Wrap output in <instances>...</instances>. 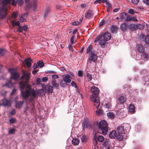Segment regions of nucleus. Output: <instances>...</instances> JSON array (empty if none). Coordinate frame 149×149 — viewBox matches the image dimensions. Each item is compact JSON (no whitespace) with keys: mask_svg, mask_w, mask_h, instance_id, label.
Segmentation results:
<instances>
[{"mask_svg":"<svg viewBox=\"0 0 149 149\" xmlns=\"http://www.w3.org/2000/svg\"><path fill=\"white\" fill-rule=\"evenodd\" d=\"M27 81H22L19 82V87L21 92V96L22 98L25 100L29 96H32L35 97H36V91L31 88V85H27Z\"/></svg>","mask_w":149,"mask_h":149,"instance_id":"nucleus-1","label":"nucleus"},{"mask_svg":"<svg viewBox=\"0 0 149 149\" xmlns=\"http://www.w3.org/2000/svg\"><path fill=\"white\" fill-rule=\"evenodd\" d=\"M90 91L92 93L90 97V100L94 102V105L97 108L99 107L100 104L98 97L99 90L98 88L93 86L91 87Z\"/></svg>","mask_w":149,"mask_h":149,"instance_id":"nucleus-2","label":"nucleus"},{"mask_svg":"<svg viewBox=\"0 0 149 149\" xmlns=\"http://www.w3.org/2000/svg\"><path fill=\"white\" fill-rule=\"evenodd\" d=\"M11 1L12 0H3L2 1L1 4L2 6L0 9V15L2 18H5L7 15V6Z\"/></svg>","mask_w":149,"mask_h":149,"instance_id":"nucleus-3","label":"nucleus"},{"mask_svg":"<svg viewBox=\"0 0 149 149\" xmlns=\"http://www.w3.org/2000/svg\"><path fill=\"white\" fill-rule=\"evenodd\" d=\"M108 125L107 122L105 120L100 121L98 125V132L101 131L103 134H106L108 131Z\"/></svg>","mask_w":149,"mask_h":149,"instance_id":"nucleus-4","label":"nucleus"},{"mask_svg":"<svg viewBox=\"0 0 149 149\" xmlns=\"http://www.w3.org/2000/svg\"><path fill=\"white\" fill-rule=\"evenodd\" d=\"M99 41V44L100 47L103 48H104L106 46V43H107V40L103 39V35H100L96 38L94 42L97 43Z\"/></svg>","mask_w":149,"mask_h":149,"instance_id":"nucleus-5","label":"nucleus"},{"mask_svg":"<svg viewBox=\"0 0 149 149\" xmlns=\"http://www.w3.org/2000/svg\"><path fill=\"white\" fill-rule=\"evenodd\" d=\"M9 71L11 73V79L15 80H17L19 79V74L14 69H9Z\"/></svg>","mask_w":149,"mask_h":149,"instance_id":"nucleus-6","label":"nucleus"},{"mask_svg":"<svg viewBox=\"0 0 149 149\" xmlns=\"http://www.w3.org/2000/svg\"><path fill=\"white\" fill-rule=\"evenodd\" d=\"M93 15V12L92 10H88L85 14V17L87 19L91 18Z\"/></svg>","mask_w":149,"mask_h":149,"instance_id":"nucleus-7","label":"nucleus"},{"mask_svg":"<svg viewBox=\"0 0 149 149\" xmlns=\"http://www.w3.org/2000/svg\"><path fill=\"white\" fill-rule=\"evenodd\" d=\"M128 25L126 23L123 22L120 25V28L122 31L125 32L128 29Z\"/></svg>","mask_w":149,"mask_h":149,"instance_id":"nucleus-8","label":"nucleus"},{"mask_svg":"<svg viewBox=\"0 0 149 149\" xmlns=\"http://www.w3.org/2000/svg\"><path fill=\"white\" fill-rule=\"evenodd\" d=\"M89 57L88 58L93 60V62L97 61L98 57L97 55L92 52L89 54Z\"/></svg>","mask_w":149,"mask_h":149,"instance_id":"nucleus-9","label":"nucleus"},{"mask_svg":"<svg viewBox=\"0 0 149 149\" xmlns=\"http://www.w3.org/2000/svg\"><path fill=\"white\" fill-rule=\"evenodd\" d=\"M30 74L29 73L26 72L24 71H23V75L21 77L20 79H22L24 78H25L26 79L25 81H28V80L30 78Z\"/></svg>","mask_w":149,"mask_h":149,"instance_id":"nucleus-10","label":"nucleus"},{"mask_svg":"<svg viewBox=\"0 0 149 149\" xmlns=\"http://www.w3.org/2000/svg\"><path fill=\"white\" fill-rule=\"evenodd\" d=\"M103 35V38L104 37V39L106 40H109L110 39L111 37V34L108 32H106L104 34H102Z\"/></svg>","mask_w":149,"mask_h":149,"instance_id":"nucleus-11","label":"nucleus"},{"mask_svg":"<svg viewBox=\"0 0 149 149\" xmlns=\"http://www.w3.org/2000/svg\"><path fill=\"white\" fill-rule=\"evenodd\" d=\"M71 77V76L70 75L67 74L63 77V81L66 83H70L71 81V80L70 79Z\"/></svg>","mask_w":149,"mask_h":149,"instance_id":"nucleus-12","label":"nucleus"},{"mask_svg":"<svg viewBox=\"0 0 149 149\" xmlns=\"http://www.w3.org/2000/svg\"><path fill=\"white\" fill-rule=\"evenodd\" d=\"M11 104L10 100L7 99H4L2 101V104L5 106H9Z\"/></svg>","mask_w":149,"mask_h":149,"instance_id":"nucleus-13","label":"nucleus"},{"mask_svg":"<svg viewBox=\"0 0 149 149\" xmlns=\"http://www.w3.org/2000/svg\"><path fill=\"white\" fill-rule=\"evenodd\" d=\"M24 61L26 66L27 67L30 68L31 67V62H32V59L31 58H27Z\"/></svg>","mask_w":149,"mask_h":149,"instance_id":"nucleus-14","label":"nucleus"},{"mask_svg":"<svg viewBox=\"0 0 149 149\" xmlns=\"http://www.w3.org/2000/svg\"><path fill=\"white\" fill-rule=\"evenodd\" d=\"M128 29H130L132 31L136 30V24H130L128 25Z\"/></svg>","mask_w":149,"mask_h":149,"instance_id":"nucleus-15","label":"nucleus"},{"mask_svg":"<svg viewBox=\"0 0 149 149\" xmlns=\"http://www.w3.org/2000/svg\"><path fill=\"white\" fill-rule=\"evenodd\" d=\"M24 101H16L15 102V105L16 108L18 109H20L23 104Z\"/></svg>","mask_w":149,"mask_h":149,"instance_id":"nucleus-16","label":"nucleus"},{"mask_svg":"<svg viewBox=\"0 0 149 149\" xmlns=\"http://www.w3.org/2000/svg\"><path fill=\"white\" fill-rule=\"evenodd\" d=\"M97 137V140L100 142H102L104 140V138L103 136L99 135L97 136V134H95L94 136V138L96 140V139Z\"/></svg>","mask_w":149,"mask_h":149,"instance_id":"nucleus-17","label":"nucleus"},{"mask_svg":"<svg viewBox=\"0 0 149 149\" xmlns=\"http://www.w3.org/2000/svg\"><path fill=\"white\" fill-rule=\"evenodd\" d=\"M53 91V87L50 85H47V88L45 92H47L48 93H52Z\"/></svg>","mask_w":149,"mask_h":149,"instance_id":"nucleus-18","label":"nucleus"},{"mask_svg":"<svg viewBox=\"0 0 149 149\" xmlns=\"http://www.w3.org/2000/svg\"><path fill=\"white\" fill-rule=\"evenodd\" d=\"M118 100L121 104H123L125 102V99L123 96L120 95L118 98Z\"/></svg>","mask_w":149,"mask_h":149,"instance_id":"nucleus-19","label":"nucleus"},{"mask_svg":"<svg viewBox=\"0 0 149 149\" xmlns=\"http://www.w3.org/2000/svg\"><path fill=\"white\" fill-rule=\"evenodd\" d=\"M125 15L126 16L124 20L125 22H128L131 21H132V17L131 15H129L127 13H125Z\"/></svg>","mask_w":149,"mask_h":149,"instance_id":"nucleus-20","label":"nucleus"},{"mask_svg":"<svg viewBox=\"0 0 149 149\" xmlns=\"http://www.w3.org/2000/svg\"><path fill=\"white\" fill-rule=\"evenodd\" d=\"M129 108L130 113H131V114L134 113L135 112V107L133 104L130 105Z\"/></svg>","mask_w":149,"mask_h":149,"instance_id":"nucleus-21","label":"nucleus"},{"mask_svg":"<svg viewBox=\"0 0 149 149\" xmlns=\"http://www.w3.org/2000/svg\"><path fill=\"white\" fill-rule=\"evenodd\" d=\"M117 133L116 131L113 130L111 132L109 135V137L111 138H114L116 136Z\"/></svg>","mask_w":149,"mask_h":149,"instance_id":"nucleus-22","label":"nucleus"},{"mask_svg":"<svg viewBox=\"0 0 149 149\" xmlns=\"http://www.w3.org/2000/svg\"><path fill=\"white\" fill-rule=\"evenodd\" d=\"M123 134H121L120 133H118L117 134L116 137L117 139L119 140L120 141L123 140Z\"/></svg>","mask_w":149,"mask_h":149,"instance_id":"nucleus-23","label":"nucleus"},{"mask_svg":"<svg viewBox=\"0 0 149 149\" xmlns=\"http://www.w3.org/2000/svg\"><path fill=\"white\" fill-rule=\"evenodd\" d=\"M125 130L124 127L122 126H120L118 127L117 129L118 133H120L121 134H124V132Z\"/></svg>","mask_w":149,"mask_h":149,"instance_id":"nucleus-24","label":"nucleus"},{"mask_svg":"<svg viewBox=\"0 0 149 149\" xmlns=\"http://www.w3.org/2000/svg\"><path fill=\"white\" fill-rule=\"evenodd\" d=\"M137 49L139 52L143 53L144 49L142 45H138L137 46Z\"/></svg>","mask_w":149,"mask_h":149,"instance_id":"nucleus-25","label":"nucleus"},{"mask_svg":"<svg viewBox=\"0 0 149 149\" xmlns=\"http://www.w3.org/2000/svg\"><path fill=\"white\" fill-rule=\"evenodd\" d=\"M118 30V27L115 25H113L111 28V31L112 33H115Z\"/></svg>","mask_w":149,"mask_h":149,"instance_id":"nucleus-26","label":"nucleus"},{"mask_svg":"<svg viewBox=\"0 0 149 149\" xmlns=\"http://www.w3.org/2000/svg\"><path fill=\"white\" fill-rule=\"evenodd\" d=\"M72 142V144H73L74 145H77L79 144V140L78 138L73 139Z\"/></svg>","mask_w":149,"mask_h":149,"instance_id":"nucleus-27","label":"nucleus"},{"mask_svg":"<svg viewBox=\"0 0 149 149\" xmlns=\"http://www.w3.org/2000/svg\"><path fill=\"white\" fill-rule=\"evenodd\" d=\"M51 11V9L50 8H48L46 9L44 14L45 17H46L49 14Z\"/></svg>","mask_w":149,"mask_h":149,"instance_id":"nucleus-28","label":"nucleus"},{"mask_svg":"<svg viewBox=\"0 0 149 149\" xmlns=\"http://www.w3.org/2000/svg\"><path fill=\"white\" fill-rule=\"evenodd\" d=\"M88 122L87 120L84 119L82 123V129L84 130L85 128H87Z\"/></svg>","mask_w":149,"mask_h":149,"instance_id":"nucleus-29","label":"nucleus"},{"mask_svg":"<svg viewBox=\"0 0 149 149\" xmlns=\"http://www.w3.org/2000/svg\"><path fill=\"white\" fill-rule=\"evenodd\" d=\"M37 3L36 1H35L32 3V6L33 10L34 11H36L37 10Z\"/></svg>","mask_w":149,"mask_h":149,"instance_id":"nucleus-30","label":"nucleus"},{"mask_svg":"<svg viewBox=\"0 0 149 149\" xmlns=\"http://www.w3.org/2000/svg\"><path fill=\"white\" fill-rule=\"evenodd\" d=\"M93 47L91 45H89L88 47L87 48L86 50V53L87 54L89 53H92L91 52L92 50Z\"/></svg>","mask_w":149,"mask_h":149,"instance_id":"nucleus-31","label":"nucleus"},{"mask_svg":"<svg viewBox=\"0 0 149 149\" xmlns=\"http://www.w3.org/2000/svg\"><path fill=\"white\" fill-rule=\"evenodd\" d=\"M12 24L13 26L14 27L15 26H20V23L19 21L15 22L14 20H13L12 22Z\"/></svg>","mask_w":149,"mask_h":149,"instance_id":"nucleus-32","label":"nucleus"},{"mask_svg":"<svg viewBox=\"0 0 149 149\" xmlns=\"http://www.w3.org/2000/svg\"><path fill=\"white\" fill-rule=\"evenodd\" d=\"M37 64L38 66L40 68H42L44 65V63L42 61H39L37 62Z\"/></svg>","mask_w":149,"mask_h":149,"instance_id":"nucleus-33","label":"nucleus"},{"mask_svg":"<svg viewBox=\"0 0 149 149\" xmlns=\"http://www.w3.org/2000/svg\"><path fill=\"white\" fill-rule=\"evenodd\" d=\"M87 71L86 74V76L88 77V81H91L92 79V77L91 75Z\"/></svg>","mask_w":149,"mask_h":149,"instance_id":"nucleus-34","label":"nucleus"},{"mask_svg":"<svg viewBox=\"0 0 149 149\" xmlns=\"http://www.w3.org/2000/svg\"><path fill=\"white\" fill-rule=\"evenodd\" d=\"M16 132V130L13 128H10L8 131L9 134H14Z\"/></svg>","mask_w":149,"mask_h":149,"instance_id":"nucleus-35","label":"nucleus"},{"mask_svg":"<svg viewBox=\"0 0 149 149\" xmlns=\"http://www.w3.org/2000/svg\"><path fill=\"white\" fill-rule=\"evenodd\" d=\"M107 115L110 118H113L114 117V114L113 112H109L107 113Z\"/></svg>","mask_w":149,"mask_h":149,"instance_id":"nucleus-36","label":"nucleus"},{"mask_svg":"<svg viewBox=\"0 0 149 149\" xmlns=\"http://www.w3.org/2000/svg\"><path fill=\"white\" fill-rule=\"evenodd\" d=\"M9 121L10 123L13 124L16 122L17 120L15 118H12L10 119Z\"/></svg>","mask_w":149,"mask_h":149,"instance_id":"nucleus-37","label":"nucleus"},{"mask_svg":"<svg viewBox=\"0 0 149 149\" xmlns=\"http://www.w3.org/2000/svg\"><path fill=\"white\" fill-rule=\"evenodd\" d=\"M84 74V73L83 70H79L78 71L77 75L79 77H82Z\"/></svg>","mask_w":149,"mask_h":149,"instance_id":"nucleus-38","label":"nucleus"},{"mask_svg":"<svg viewBox=\"0 0 149 149\" xmlns=\"http://www.w3.org/2000/svg\"><path fill=\"white\" fill-rule=\"evenodd\" d=\"M128 13L129 14L133 15L135 13H137V12H136L135 10L134 9L132 8H130L129 10L128 11Z\"/></svg>","mask_w":149,"mask_h":149,"instance_id":"nucleus-39","label":"nucleus"},{"mask_svg":"<svg viewBox=\"0 0 149 149\" xmlns=\"http://www.w3.org/2000/svg\"><path fill=\"white\" fill-rule=\"evenodd\" d=\"M103 110L102 109H97L96 111V114L97 115L99 116L102 114Z\"/></svg>","mask_w":149,"mask_h":149,"instance_id":"nucleus-40","label":"nucleus"},{"mask_svg":"<svg viewBox=\"0 0 149 149\" xmlns=\"http://www.w3.org/2000/svg\"><path fill=\"white\" fill-rule=\"evenodd\" d=\"M32 6V4L30 2H28L26 3V9H28L30 8Z\"/></svg>","mask_w":149,"mask_h":149,"instance_id":"nucleus-41","label":"nucleus"},{"mask_svg":"<svg viewBox=\"0 0 149 149\" xmlns=\"http://www.w3.org/2000/svg\"><path fill=\"white\" fill-rule=\"evenodd\" d=\"M136 30H137L138 29H142L144 28L143 26L141 24H136Z\"/></svg>","mask_w":149,"mask_h":149,"instance_id":"nucleus-42","label":"nucleus"},{"mask_svg":"<svg viewBox=\"0 0 149 149\" xmlns=\"http://www.w3.org/2000/svg\"><path fill=\"white\" fill-rule=\"evenodd\" d=\"M42 88L40 90V91H45L46 89L47 88V85H45L44 84H42L41 85Z\"/></svg>","mask_w":149,"mask_h":149,"instance_id":"nucleus-43","label":"nucleus"},{"mask_svg":"<svg viewBox=\"0 0 149 149\" xmlns=\"http://www.w3.org/2000/svg\"><path fill=\"white\" fill-rule=\"evenodd\" d=\"M124 15L125 13H120L119 15L120 19L121 20L124 19H125Z\"/></svg>","mask_w":149,"mask_h":149,"instance_id":"nucleus-44","label":"nucleus"},{"mask_svg":"<svg viewBox=\"0 0 149 149\" xmlns=\"http://www.w3.org/2000/svg\"><path fill=\"white\" fill-rule=\"evenodd\" d=\"M105 107L107 109L111 108V104L110 103L107 102L105 104Z\"/></svg>","mask_w":149,"mask_h":149,"instance_id":"nucleus-45","label":"nucleus"},{"mask_svg":"<svg viewBox=\"0 0 149 149\" xmlns=\"http://www.w3.org/2000/svg\"><path fill=\"white\" fill-rule=\"evenodd\" d=\"M13 85V84L10 81H9L6 84V86L8 88L11 87Z\"/></svg>","mask_w":149,"mask_h":149,"instance_id":"nucleus-46","label":"nucleus"},{"mask_svg":"<svg viewBox=\"0 0 149 149\" xmlns=\"http://www.w3.org/2000/svg\"><path fill=\"white\" fill-rule=\"evenodd\" d=\"M18 16L17 13L16 12H14L12 15V17L13 18H15Z\"/></svg>","mask_w":149,"mask_h":149,"instance_id":"nucleus-47","label":"nucleus"},{"mask_svg":"<svg viewBox=\"0 0 149 149\" xmlns=\"http://www.w3.org/2000/svg\"><path fill=\"white\" fill-rule=\"evenodd\" d=\"M16 2L19 6H21L23 4L24 1L23 0H16Z\"/></svg>","mask_w":149,"mask_h":149,"instance_id":"nucleus-48","label":"nucleus"},{"mask_svg":"<svg viewBox=\"0 0 149 149\" xmlns=\"http://www.w3.org/2000/svg\"><path fill=\"white\" fill-rule=\"evenodd\" d=\"M145 41L146 43L149 44V35L146 36L145 38Z\"/></svg>","mask_w":149,"mask_h":149,"instance_id":"nucleus-49","label":"nucleus"},{"mask_svg":"<svg viewBox=\"0 0 149 149\" xmlns=\"http://www.w3.org/2000/svg\"><path fill=\"white\" fill-rule=\"evenodd\" d=\"M142 53H143L142 55L144 58L148 60V55L146 54L145 53H144V52Z\"/></svg>","mask_w":149,"mask_h":149,"instance_id":"nucleus-50","label":"nucleus"},{"mask_svg":"<svg viewBox=\"0 0 149 149\" xmlns=\"http://www.w3.org/2000/svg\"><path fill=\"white\" fill-rule=\"evenodd\" d=\"M131 1L134 5H137L139 2V0H131Z\"/></svg>","mask_w":149,"mask_h":149,"instance_id":"nucleus-51","label":"nucleus"},{"mask_svg":"<svg viewBox=\"0 0 149 149\" xmlns=\"http://www.w3.org/2000/svg\"><path fill=\"white\" fill-rule=\"evenodd\" d=\"M71 86L75 88H77V85L74 81H72L71 83Z\"/></svg>","mask_w":149,"mask_h":149,"instance_id":"nucleus-52","label":"nucleus"},{"mask_svg":"<svg viewBox=\"0 0 149 149\" xmlns=\"http://www.w3.org/2000/svg\"><path fill=\"white\" fill-rule=\"evenodd\" d=\"M5 50L4 49H0V54L3 55L4 54Z\"/></svg>","mask_w":149,"mask_h":149,"instance_id":"nucleus-53","label":"nucleus"},{"mask_svg":"<svg viewBox=\"0 0 149 149\" xmlns=\"http://www.w3.org/2000/svg\"><path fill=\"white\" fill-rule=\"evenodd\" d=\"M94 62L93 61V60L88 58L87 61V63H89L91 64H93Z\"/></svg>","mask_w":149,"mask_h":149,"instance_id":"nucleus-54","label":"nucleus"},{"mask_svg":"<svg viewBox=\"0 0 149 149\" xmlns=\"http://www.w3.org/2000/svg\"><path fill=\"white\" fill-rule=\"evenodd\" d=\"M106 7L108 8H111L112 7L111 5V4L109 3L108 1L106 3Z\"/></svg>","mask_w":149,"mask_h":149,"instance_id":"nucleus-55","label":"nucleus"},{"mask_svg":"<svg viewBox=\"0 0 149 149\" xmlns=\"http://www.w3.org/2000/svg\"><path fill=\"white\" fill-rule=\"evenodd\" d=\"M48 78L47 77H44L42 79V81L43 82H46L48 80Z\"/></svg>","mask_w":149,"mask_h":149,"instance_id":"nucleus-56","label":"nucleus"},{"mask_svg":"<svg viewBox=\"0 0 149 149\" xmlns=\"http://www.w3.org/2000/svg\"><path fill=\"white\" fill-rule=\"evenodd\" d=\"M74 38V35H73L72 36V37L71 38L70 41H71V43L72 44H73L75 43V42H74L73 41V39Z\"/></svg>","mask_w":149,"mask_h":149,"instance_id":"nucleus-57","label":"nucleus"},{"mask_svg":"<svg viewBox=\"0 0 149 149\" xmlns=\"http://www.w3.org/2000/svg\"><path fill=\"white\" fill-rule=\"evenodd\" d=\"M20 21L22 22H24L26 21V19L22 16L20 18Z\"/></svg>","mask_w":149,"mask_h":149,"instance_id":"nucleus-58","label":"nucleus"},{"mask_svg":"<svg viewBox=\"0 0 149 149\" xmlns=\"http://www.w3.org/2000/svg\"><path fill=\"white\" fill-rule=\"evenodd\" d=\"M23 27L22 26H19L18 27V30L19 32H22L23 31Z\"/></svg>","mask_w":149,"mask_h":149,"instance_id":"nucleus-59","label":"nucleus"},{"mask_svg":"<svg viewBox=\"0 0 149 149\" xmlns=\"http://www.w3.org/2000/svg\"><path fill=\"white\" fill-rule=\"evenodd\" d=\"M68 49L72 51H73V48L72 47V46L71 45H68Z\"/></svg>","mask_w":149,"mask_h":149,"instance_id":"nucleus-60","label":"nucleus"},{"mask_svg":"<svg viewBox=\"0 0 149 149\" xmlns=\"http://www.w3.org/2000/svg\"><path fill=\"white\" fill-rule=\"evenodd\" d=\"M105 23V20L104 19H103L100 23L99 25L100 26H101L104 24Z\"/></svg>","mask_w":149,"mask_h":149,"instance_id":"nucleus-61","label":"nucleus"},{"mask_svg":"<svg viewBox=\"0 0 149 149\" xmlns=\"http://www.w3.org/2000/svg\"><path fill=\"white\" fill-rule=\"evenodd\" d=\"M143 3L147 5H149V0H143Z\"/></svg>","mask_w":149,"mask_h":149,"instance_id":"nucleus-62","label":"nucleus"},{"mask_svg":"<svg viewBox=\"0 0 149 149\" xmlns=\"http://www.w3.org/2000/svg\"><path fill=\"white\" fill-rule=\"evenodd\" d=\"M15 111L14 109H13L10 113V114L11 115H14L15 114Z\"/></svg>","mask_w":149,"mask_h":149,"instance_id":"nucleus-63","label":"nucleus"},{"mask_svg":"<svg viewBox=\"0 0 149 149\" xmlns=\"http://www.w3.org/2000/svg\"><path fill=\"white\" fill-rule=\"evenodd\" d=\"M41 81H42L41 80L40 78H37V80H36V82L38 84H40L41 83Z\"/></svg>","mask_w":149,"mask_h":149,"instance_id":"nucleus-64","label":"nucleus"}]
</instances>
